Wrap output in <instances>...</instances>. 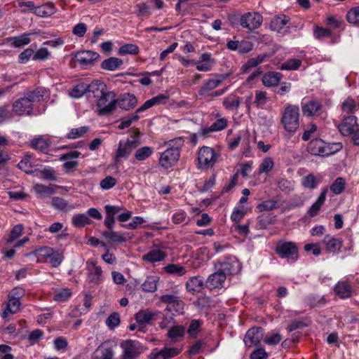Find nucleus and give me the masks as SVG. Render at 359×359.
I'll list each match as a JSON object with an SVG mask.
<instances>
[{
  "mask_svg": "<svg viewBox=\"0 0 359 359\" xmlns=\"http://www.w3.org/2000/svg\"><path fill=\"white\" fill-rule=\"evenodd\" d=\"M185 329L182 325H175L171 327L168 332V337L172 341H177L178 338L182 337L184 334Z\"/></svg>",
  "mask_w": 359,
  "mask_h": 359,
  "instance_id": "a18cd8bd",
  "label": "nucleus"
},
{
  "mask_svg": "<svg viewBox=\"0 0 359 359\" xmlns=\"http://www.w3.org/2000/svg\"><path fill=\"white\" fill-rule=\"evenodd\" d=\"M347 22L355 26L359 25V6L352 8L346 15Z\"/></svg>",
  "mask_w": 359,
  "mask_h": 359,
  "instance_id": "09e8293b",
  "label": "nucleus"
},
{
  "mask_svg": "<svg viewBox=\"0 0 359 359\" xmlns=\"http://www.w3.org/2000/svg\"><path fill=\"white\" fill-rule=\"evenodd\" d=\"M114 354L113 346L105 341L93 352L92 359H112Z\"/></svg>",
  "mask_w": 359,
  "mask_h": 359,
  "instance_id": "a211bd4d",
  "label": "nucleus"
},
{
  "mask_svg": "<svg viewBox=\"0 0 359 359\" xmlns=\"http://www.w3.org/2000/svg\"><path fill=\"white\" fill-rule=\"evenodd\" d=\"M321 103L316 100H310L302 104V112L306 116H313L321 109Z\"/></svg>",
  "mask_w": 359,
  "mask_h": 359,
  "instance_id": "a878e982",
  "label": "nucleus"
},
{
  "mask_svg": "<svg viewBox=\"0 0 359 359\" xmlns=\"http://www.w3.org/2000/svg\"><path fill=\"white\" fill-rule=\"evenodd\" d=\"M326 142L321 139H314L307 145V151L312 155L325 156Z\"/></svg>",
  "mask_w": 359,
  "mask_h": 359,
  "instance_id": "4be33fe9",
  "label": "nucleus"
},
{
  "mask_svg": "<svg viewBox=\"0 0 359 359\" xmlns=\"http://www.w3.org/2000/svg\"><path fill=\"white\" fill-rule=\"evenodd\" d=\"M56 8L53 4H47L40 6H36L34 13L37 16L45 18L53 15Z\"/></svg>",
  "mask_w": 359,
  "mask_h": 359,
  "instance_id": "e433bc0d",
  "label": "nucleus"
},
{
  "mask_svg": "<svg viewBox=\"0 0 359 359\" xmlns=\"http://www.w3.org/2000/svg\"><path fill=\"white\" fill-rule=\"evenodd\" d=\"M274 216L263 214L258 217V224L261 229H266L269 224L274 221Z\"/></svg>",
  "mask_w": 359,
  "mask_h": 359,
  "instance_id": "0e129e2a",
  "label": "nucleus"
},
{
  "mask_svg": "<svg viewBox=\"0 0 359 359\" xmlns=\"http://www.w3.org/2000/svg\"><path fill=\"white\" fill-rule=\"evenodd\" d=\"M100 55L92 50H83L75 53L74 58L83 67L86 68L88 66L93 65L94 62L97 60Z\"/></svg>",
  "mask_w": 359,
  "mask_h": 359,
  "instance_id": "ddd939ff",
  "label": "nucleus"
},
{
  "mask_svg": "<svg viewBox=\"0 0 359 359\" xmlns=\"http://www.w3.org/2000/svg\"><path fill=\"white\" fill-rule=\"evenodd\" d=\"M268 102V98L266 97V93L262 90H256L255 91V97L253 101V104L257 108H264Z\"/></svg>",
  "mask_w": 359,
  "mask_h": 359,
  "instance_id": "603ef678",
  "label": "nucleus"
},
{
  "mask_svg": "<svg viewBox=\"0 0 359 359\" xmlns=\"http://www.w3.org/2000/svg\"><path fill=\"white\" fill-rule=\"evenodd\" d=\"M299 109L296 105L287 104L282 112L280 123L288 133H294L299 126Z\"/></svg>",
  "mask_w": 359,
  "mask_h": 359,
  "instance_id": "f03ea898",
  "label": "nucleus"
},
{
  "mask_svg": "<svg viewBox=\"0 0 359 359\" xmlns=\"http://www.w3.org/2000/svg\"><path fill=\"white\" fill-rule=\"evenodd\" d=\"M140 142L136 139H127L125 142L120 141L114 156V163L116 167L119 166L121 158H128L132 152L140 146Z\"/></svg>",
  "mask_w": 359,
  "mask_h": 359,
  "instance_id": "20e7f679",
  "label": "nucleus"
},
{
  "mask_svg": "<svg viewBox=\"0 0 359 359\" xmlns=\"http://www.w3.org/2000/svg\"><path fill=\"white\" fill-rule=\"evenodd\" d=\"M281 78L280 72H269L263 76L262 81L266 86H273L278 85Z\"/></svg>",
  "mask_w": 359,
  "mask_h": 359,
  "instance_id": "ea45409f",
  "label": "nucleus"
},
{
  "mask_svg": "<svg viewBox=\"0 0 359 359\" xmlns=\"http://www.w3.org/2000/svg\"><path fill=\"white\" fill-rule=\"evenodd\" d=\"M278 207V201L276 200H267L262 202L260 204H258L256 207V209L259 212L263 211H271L274 209H276Z\"/></svg>",
  "mask_w": 359,
  "mask_h": 359,
  "instance_id": "864d4df0",
  "label": "nucleus"
},
{
  "mask_svg": "<svg viewBox=\"0 0 359 359\" xmlns=\"http://www.w3.org/2000/svg\"><path fill=\"white\" fill-rule=\"evenodd\" d=\"M89 130L88 126H81L76 128H72L67 134V138L69 140H75L83 137Z\"/></svg>",
  "mask_w": 359,
  "mask_h": 359,
  "instance_id": "8fccbe9b",
  "label": "nucleus"
},
{
  "mask_svg": "<svg viewBox=\"0 0 359 359\" xmlns=\"http://www.w3.org/2000/svg\"><path fill=\"white\" fill-rule=\"evenodd\" d=\"M42 177L49 181H56L57 175L55 170L50 167H47L41 170Z\"/></svg>",
  "mask_w": 359,
  "mask_h": 359,
  "instance_id": "69168bd1",
  "label": "nucleus"
},
{
  "mask_svg": "<svg viewBox=\"0 0 359 359\" xmlns=\"http://www.w3.org/2000/svg\"><path fill=\"white\" fill-rule=\"evenodd\" d=\"M334 290L335 294L343 299L349 297L351 294V285L345 281H339Z\"/></svg>",
  "mask_w": 359,
  "mask_h": 359,
  "instance_id": "473e14b6",
  "label": "nucleus"
},
{
  "mask_svg": "<svg viewBox=\"0 0 359 359\" xmlns=\"http://www.w3.org/2000/svg\"><path fill=\"white\" fill-rule=\"evenodd\" d=\"M158 278L156 276H149L142 285V290L146 292H153L157 289Z\"/></svg>",
  "mask_w": 359,
  "mask_h": 359,
  "instance_id": "de8ad7c7",
  "label": "nucleus"
},
{
  "mask_svg": "<svg viewBox=\"0 0 359 359\" xmlns=\"http://www.w3.org/2000/svg\"><path fill=\"white\" fill-rule=\"evenodd\" d=\"M264 330L261 327H253L248 330L245 335L244 342L251 347L259 344L263 339Z\"/></svg>",
  "mask_w": 359,
  "mask_h": 359,
  "instance_id": "f8f14e48",
  "label": "nucleus"
},
{
  "mask_svg": "<svg viewBox=\"0 0 359 359\" xmlns=\"http://www.w3.org/2000/svg\"><path fill=\"white\" fill-rule=\"evenodd\" d=\"M276 252L283 259L288 262H294L298 259V248L297 245L290 241H279L276 246Z\"/></svg>",
  "mask_w": 359,
  "mask_h": 359,
  "instance_id": "423d86ee",
  "label": "nucleus"
},
{
  "mask_svg": "<svg viewBox=\"0 0 359 359\" xmlns=\"http://www.w3.org/2000/svg\"><path fill=\"white\" fill-rule=\"evenodd\" d=\"M170 147L161 154L159 165L164 168H170L173 166L179 160L180 156V147L183 144L182 138L176 140H172L168 142Z\"/></svg>",
  "mask_w": 359,
  "mask_h": 359,
  "instance_id": "f257e3e1",
  "label": "nucleus"
},
{
  "mask_svg": "<svg viewBox=\"0 0 359 359\" xmlns=\"http://www.w3.org/2000/svg\"><path fill=\"white\" fill-rule=\"evenodd\" d=\"M289 22V17L285 15H278L271 20L270 27L273 31L280 32Z\"/></svg>",
  "mask_w": 359,
  "mask_h": 359,
  "instance_id": "c85d7f7f",
  "label": "nucleus"
},
{
  "mask_svg": "<svg viewBox=\"0 0 359 359\" xmlns=\"http://www.w3.org/2000/svg\"><path fill=\"white\" fill-rule=\"evenodd\" d=\"M124 208L122 206L106 205L105 210V219L104 224L108 229H111L115 223V215L118 214Z\"/></svg>",
  "mask_w": 359,
  "mask_h": 359,
  "instance_id": "6ab92c4d",
  "label": "nucleus"
},
{
  "mask_svg": "<svg viewBox=\"0 0 359 359\" xmlns=\"http://www.w3.org/2000/svg\"><path fill=\"white\" fill-rule=\"evenodd\" d=\"M36 255L47 257L49 258V262L51 266L56 268L60 266L63 260V256L60 252H54L53 248L43 247L35 250Z\"/></svg>",
  "mask_w": 359,
  "mask_h": 359,
  "instance_id": "4468645a",
  "label": "nucleus"
},
{
  "mask_svg": "<svg viewBox=\"0 0 359 359\" xmlns=\"http://www.w3.org/2000/svg\"><path fill=\"white\" fill-rule=\"evenodd\" d=\"M137 100L133 94L125 93L117 100V105L122 109L130 110L137 104Z\"/></svg>",
  "mask_w": 359,
  "mask_h": 359,
  "instance_id": "393cba45",
  "label": "nucleus"
},
{
  "mask_svg": "<svg viewBox=\"0 0 359 359\" xmlns=\"http://www.w3.org/2000/svg\"><path fill=\"white\" fill-rule=\"evenodd\" d=\"M23 229L24 227L22 224H17L13 227L10 235L6 241V245L7 248H9L13 243L20 236Z\"/></svg>",
  "mask_w": 359,
  "mask_h": 359,
  "instance_id": "37998d69",
  "label": "nucleus"
},
{
  "mask_svg": "<svg viewBox=\"0 0 359 359\" xmlns=\"http://www.w3.org/2000/svg\"><path fill=\"white\" fill-rule=\"evenodd\" d=\"M241 25L250 31L258 28L262 22V16L258 13H247L239 19Z\"/></svg>",
  "mask_w": 359,
  "mask_h": 359,
  "instance_id": "1a4fd4ad",
  "label": "nucleus"
},
{
  "mask_svg": "<svg viewBox=\"0 0 359 359\" xmlns=\"http://www.w3.org/2000/svg\"><path fill=\"white\" fill-rule=\"evenodd\" d=\"M30 34H23L20 36H13L9 38L8 41L13 47L22 48L30 43L31 39L29 37Z\"/></svg>",
  "mask_w": 359,
  "mask_h": 359,
  "instance_id": "58836bf2",
  "label": "nucleus"
},
{
  "mask_svg": "<svg viewBox=\"0 0 359 359\" xmlns=\"http://www.w3.org/2000/svg\"><path fill=\"white\" fill-rule=\"evenodd\" d=\"M323 243L325 244L326 250L328 252H336L340 250L342 241L339 238L331 237L330 235H326Z\"/></svg>",
  "mask_w": 359,
  "mask_h": 359,
  "instance_id": "c756f323",
  "label": "nucleus"
},
{
  "mask_svg": "<svg viewBox=\"0 0 359 359\" xmlns=\"http://www.w3.org/2000/svg\"><path fill=\"white\" fill-rule=\"evenodd\" d=\"M102 271H90L88 273L87 280L93 285H98L102 280Z\"/></svg>",
  "mask_w": 359,
  "mask_h": 359,
  "instance_id": "680f3d73",
  "label": "nucleus"
},
{
  "mask_svg": "<svg viewBox=\"0 0 359 359\" xmlns=\"http://www.w3.org/2000/svg\"><path fill=\"white\" fill-rule=\"evenodd\" d=\"M99 115H108L111 113L117 106L116 95L112 91L106 90L97 101Z\"/></svg>",
  "mask_w": 359,
  "mask_h": 359,
  "instance_id": "0eeeda50",
  "label": "nucleus"
},
{
  "mask_svg": "<svg viewBox=\"0 0 359 359\" xmlns=\"http://www.w3.org/2000/svg\"><path fill=\"white\" fill-rule=\"evenodd\" d=\"M339 130L343 135L353 134L352 141L354 145H359V128L357 124V118L355 116H349L345 118L341 124L339 126Z\"/></svg>",
  "mask_w": 359,
  "mask_h": 359,
  "instance_id": "6e6552de",
  "label": "nucleus"
},
{
  "mask_svg": "<svg viewBox=\"0 0 359 359\" xmlns=\"http://www.w3.org/2000/svg\"><path fill=\"white\" fill-rule=\"evenodd\" d=\"M166 255V253L160 249H153L143 256V259L151 263H154L163 260Z\"/></svg>",
  "mask_w": 359,
  "mask_h": 359,
  "instance_id": "2f4dec72",
  "label": "nucleus"
},
{
  "mask_svg": "<svg viewBox=\"0 0 359 359\" xmlns=\"http://www.w3.org/2000/svg\"><path fill=\"white\" fill-rule=\"evenodd\" d=\"M345 184V180L343 177H337L330 185V191L334 194H339L344 191Z\"/></svg>",
  "mask_w": 359,
  "mask_h": 359,
  "instance_id": "4d7b16f0",
  "label": "nucleus"
},
{
  "mask_svg": "<svg viewBox=\"0 0 359 359\" xmlns=\"http://www.w3.org/2000/svg\"><path fill=\"white\" fill-rule=\"evenodd\" d=\"M120 323V317L118 313L114 312L106 320L107 325L111 329H114Z\"/></svg>",
  "mask_w": 359,
  "mask_h": 359,
  "instance_id": "774afa93",
  "label": "nucleus"
},
{
  "mask_svg": "<svg viewBox=\"0 0 359 359\" xmlns=\"http://www.w3.org/2000/svg\"><path fill=\"white\" fill-rule=\"evenodd\" d=\"M327 193V189L324 188L322 190V191H321L319 197L316 200V201L311 206V208H309V210L307 212V214L310 217H313L318 214L321 207L323 206V205L324 204V203L325 201Z\"/></svg>",
  "mask_w": 359,
  "mask_h": 359,
  "instance_id": "bb28decb",
  "label": "nucleus"
},
{
  "mask_svg": "<svg viewBox=\"0 0 359 359\" xmlns=\"http://www.w3.org/2000/svg\"><path fill=\"white\" fill-rule=\"evenodd\" d=\"M52 205L59 210L68 211L72 210L74 206L69 205V203L62 198L53 197L51 201Z\"/></svg>",
  "mask_w": 359,
  "mask_h": 359,
  "instance_id": "c03bdc74",
  "label": "nucleus"
},
{
  "mask_svg": "<svg viewBox=\"0 0 359 359\" xmlns=\"http://www.w3.org/2000/svg\"><path fill=\"white\" fill-rule=\"evenodd\" d=\"M169 99L168 94H159L147 100L142 107L136 110V113L142 112L154 106L165 104Z\"/></svg>",
  "mask_w": 359,
  "mask_h": 359,
  "instance_id": "5701e85b",
  "label": "nucleus"
},
{
  "mask_svg": "<svg viewBox=\"0 0 359 359\" xmlns=\"http://www.w3.org/2000/svg\"><path fill=\"white\" fill-rule=\"evenodd\" d=\"M187 289L194 292H200L203 288V280L200 276H195L190 278L186 283Z\"/></svg>",
  "mask_w": 359,
  "mask_h": 359,
  "instance_id": "c9c22d12",
  "label": "nucleus"
},
{
  "mask_svg": "<svg viewBox=\"0 0 359 359\" xmlns=\"http://www.w3.org/2000/svg\"><path fill=\"white\" fill-rule=\"evenodd\" d=\"M153 152L154 149L152 147L148 146L142 147L136 149L134 158L136 161H143L149 158Z\"/></svg>",
  "mask_w": 359,
  "mask_h": 359,
  "instance_id": "a19ab883",
  "label": "nucleus"
},
{
  "mask_svg": "<svg viewBox=\"0 0 359 359\" xmlns=\"http://www.w3.org/2000/svg\"><path fill=\"white\" fill-rule=\"evenodd\" d=\"M327 193V189L324 188L322 190V191H321L319 197L316 200V201L311 206V208H309V210L307 212V214L310 217H313L318 214L321 207L323 206V205L324 204V203L325 201Z\"/></svg>",
  "mask_w": 359,
  "mask_h": 359,
  "instance_id": "cd10ccee",
  "label": "nucleus"
},
{
  "mask_svg": "<svg viewBox=\"0 0 359 359\" xmlns=\"http://www.w3.org/2000/svg\"><path fill=\"white\" fill-rule=\"evenodd\" d=\"M123 60L118 57H111L104 60L101 63V68L108 71H115L118 69L122 65Z\"/></svg>",
  "mask_w": 359,
  "mask_h": 359,
  "instance_id": "72a5a7b5",
  "label": "nucleus"
},
{
  "mask_svg": "<svg viewBox=\"0 0 359 359\" xmlns=\"http://www.w3.org/2000/svg\"><path fill=\"white\" fill-rule=\"evenodd\" d=\"M140 51L139 47L136 44L126 43L121 46L118 49V54L121 55L130 54L137 55Z\"/></svg>",
  "mask_w": 359,
  "mask_h": 359,
  "instance_id": "3c124183",
  "label": "nucleus"
},
{
  "mask_svg": "<svg viewBox=\"0 0 359 359\" xmlns=\"http://www.w3.org/2000/svg\"><path fill=\"white\" fill-rule=\"evenodd\" d=\"M214 65L215 60L212 58L211 54L205 53L200 56L196 64V68L200 72H208L212 69Z\"/></svg>",
  "mask_w": 359,
  "mask_h": 359,
  "instance_id": "b1692460",
  "label": "nucleus"
},
{
  "mask_svg": "<svg viewBox=\"0 0 359 359\" xmlns=\"http://www.w3.org/2000/svg\"><path fill=\"white\" fill-rule=\"evenodd\" d=\"M33 105L25 95L24 97L18 99L13 104V111L18 116L32 115Z\"/></svg>",
  "mask_w": 359,
  "mask_h": 359,
  "instance_id": "9b49d317",
  "label": "nucleus"
},
{
  "mask_svg": "<svg viewBox=\"0 0 359 359\" xmlns=\"http://www.w3.org/2000/svg\"><path fill=\"white\" fill-rule=\"evenodd\" d=\"M18 167L26 173L32 172V163L31 162V156L26 155L18 164Z\"/></svg>",
  "mask_w": 359,
  "mask_h": 359,
  "instance_id": "13d9d810",
  "label": "nucleus"
},
{
  "mask_svg": "<svg viewBox=\"0 0 359 359\" xmlns=\"http://www.w3.org/2000/svg\"><path fill=\"white\" fill-rule=\"evenodd\" d=\"M225 280L226 275L224 271H216L215 273L209 276L205 282V286L209 290H212L222 287Z\"/></svg>",
  "mask_w": 359,
  "mask_h": 359,
  "instance_id": "aec40b11",
  "label": "nucleus"
},
{
  "mask_svg": "<svg viewBox=\"0 0 359 359\" xmlns=\"http://www.w3.org/2000/svg\"><path fill=\"white\" fill-rule=\"evenodd\" d=\"M81 152L78 151H71L62 154L60 157L61 161H65L62 165L65 173H72L76 170L79 163L76 161L80 155Z\"/></svg>",
  "mask_w": 359,
  "mask_h": 359,
  "instance_id": "9d476101",
  "label": "nucleus"
},
{
  "mask_svg": "<svg viewBox=\"0 0 359 359\" xmlns=\"http://www.w3.org/2000/svg\"><path fill=\"white\" fill-rule=\"evenodd\" d=\"M120 346L123 350L121 359H137L146 349L142 343L133 339L122 341Z\"/></svg>",
  "mask_w": 359,
  "mask_h": 359,
  "instance_id": "39448f33",
  "label": "nucleus"
},
{
  "mask_svg": "<svg viewBox=\"0 0 359 359\" xmlns=\"http://www.w3.org/2000/svg\"><path fill=\"white\" fill-rule=\"evenodd\" d=\"M87 89V84L83 83H79L72 88L69 95L72 97L78 99L81 97L83 95H86Z\"/></svg>",
  "mask_w": 359,
  "mask_h": 359,
  "instance_id": "5fc2aeb1",
  "label": "nucleus"
},
{
  "mask_svg": "<svg viewBox=\"0 0 359 359\" xmlns=\"http://www.w3.org/2000/svg\"><path fill=\"white\" fill-rule=\"evenodd\" d=\"M90 223V219L85 214H78L72 217V224L76 227H83Z\"/></svg>",
  "mask_w": 359,
  "mask_h": 359,
  "instance_id": "6e6d98bb",
  "label": "nucleus"
},
{
  "mask_svg": "<svg viewBox=\"0 0 359 359\" xmlns=\"http://www.w3.org/2000/svg\"><path fill=\"white\" fill-rule=\"evenodd\" d=\"M31 146L37 151L46 153L50 146V142L43 137H39L31 141Z\"/></svg>",
  "mask_w": 359,
  "mask_h": 359,
  "instance_id": "4c0bfd02",
  "label": "nucleus"
},
{
  "mask_svg": "<svg viewBox=\"0 0 359 359\" xmlns=\"http://www.w3.org/2000/svg\"><path fill=\"white\" fill-rule=\"evenodd\" d=\"M20 304V299L8 296V301L4 311L1 313V317L6 318L8 313H15L19 310Z\"/></svg>",
  "mask_w": 359,
  "mask_h": 359,
  "instance_id": "7c9ffc66",
  "label": "nucleus"
},
{
  "mask_svg": "<svg viewBox=\"0 0 359 359\" xmlns=\"http://www.w3.org/2000/svg\"><path fill=\"white\" fill-rule=\"evenodd\" d=\"M102 236L109 243H121L132 238V236L129 233H121L109 229L102 233Z\"/></svg>",
  "mask_w": 359,
  "mask_h": 359,
  "instance_id": "412c9836",
  "label": "nucleus"
},
{
  "mask_svg": "<svg viewBox=\"0 0 359 359\" xmlns=\"http://www.w3.org/2000/svg\"><path fill=\"white\" fill-rule=\"evenodd\" d=\"M86 96L88 99L95 98L97 101L107 90L106 85L100 80L93 81L87 85Z\"/></svg>",
  "mask_w": 359,
  "mask_h": 359,
  "instance_id": "dca6fc26",
  "label": "nucleus"
},
{
  "mask_svg": "<svg viewBox=\"0 0 359 359\" xmlns=\"http://www.w3.org/2000/svg\"><path fill=\"white\" fill-rule=\"evenodd\" d=\"M302 184L306 189H313L317 187L318 182L313 174H309L302 178Z\"/></svg>",
  "mask_w": 359,
  "mask_h": 359,
  "instance_id": "bf43d9fd",
  "label": "nucleus"
},
{
  "mask_svg": "<svg viewBox=\"0 0 359 359\" xmlns=\"http://www.w3.org/2000/svg\"><path fill=\"white\" fill-rule=\"evenodd\" d=\"M226 78V76L219 74L215 79L208 80L198 90V94L202 97H209L210 91L218 87Z\"/></svg>",
  "mask_w": 359,
  "mask_h": 359,
  "instance_id": "f3484780",
  "label": "nucleus"
},
{
  "mask_svg": "<svg viewBox=\"0 0 359 359\" xmlns=\"http://www.w3.org/2000/svg\"><path fill=\"white\" fill-rule=\"evenodd\" d=\"M46 93V90L43 87H38L32 91H29L25 95L30 100V102L33 105L34 102H39L43 100V97Z\"/></svg>",
  "mask_w": 359,
  "mask_h": 359,
  "instance_id": "f704fd0d",
  "label": "nucleus"
},
{
  "mask_svg": "<svg viewBox=\"0 0 359 359\" xmlns=\"http://www.w3.org/2000/svg\"><path fill=\"white\" fill-rule=\"evenodd\" d=\"M71 295L72 292L69 289H62L54 294L53 299L56 302H64L67 301Z\"/></svg>",
  "mask_w": 359,
  "mask_h": 359,
  "instance_id": "e2e57ef3",
  "label": "nucleus"
},
{
  "mask_svg": "<svg viewBox=\"0 0 359 359\" xmlns=\"http://www.w3.org/2000/svg\"><path fill=\"white\" fill-rule=\"evenodd\" d=\"M273 167V161L271 158H264L259 167V173H267L272 170Z\"/></svg>",
  "mask_w": 359,
  "mask_h": 359,
  "instance_id": "338daca9",
  "label": "nucleus"
},
{
  "mask_svg": "<svg viewBox=\"0 0 359 359\" xmlns=\"http://www.w3.org/2000/svg\"><path fill=\"white\" fill-rule=\"evenodd\" d=\"M154 313L149 310H142L135 314V318L138 324L149 323L154 319Z\"/></svg>",
  "mask_w": 359,
  "mask_h": 359,
  "instance_id": "79ce46f5",
  "label": "nucleus"
},
{
  "mask_svg": "<svg viewBox=\"0 0 359 359\" xmlns=\"http://www.w3.org/2000/svg\"><path fill=\"white\" fill-rule=\"evenodd\" d=\"M219 154L210 147H202L198 151V168L208 170L212 168L218 161Z\"/></svg>",
  "mask_w": 359,
  "mask_h": 359,
  "instance_id": "7ed1b4c3",
  "label": "nucleus"
},
{
  "mask_svg": "<svg viewBox=\"0 0 359 359\" xmlns=\"http://www.w3.org/2000/svg\"><path fill=\"white\" fill-rule=\"evenodd\" d=\"M180 353V349L175 347H164L159 350L157 348H154L149 355V359H170Z\"/></svg>",
  "mask_w": 359,
  "mask_h": 359,
  "instance_id": "2eb2a0df",
  "label": "nucleus"
},
{
  "mask_svg": "<svg viewBox=\"0 0 359 359\" xmlns=\"http://www.w3.org/2000/svg\"><path fill=\"white\" fill-rule=\"evenodd\" d=\"M302 65V60L297 58H290L285 61L280 66L281 70H297Z\"/></svg>",
  "mask_w": 359,
  "mask_h": 359,
  "instance_id": "49530a36",
  "label": "nucleus"
},
{
  "mask_svg": "<svg viewBox=\"0 0 359 359\" xmlns=\"http://www.w3.org/2000/svg\"><path fill=\"white\" fill-rule=\"evenodd\" d=\"M278 188L285 193H290L294 189V182L288 180L281 178L278 182Z\"/></svg>",
  "mask_w": 359,
  "mask_h": 359,
  "instance_id": "052dcab7",
  "label": "nucleus"
}]
</instances>
